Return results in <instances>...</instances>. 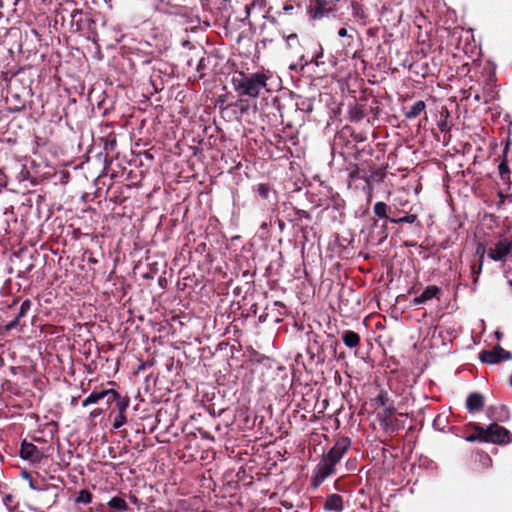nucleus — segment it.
Listing matches in <instances>:
<instances>
[{"label":"nucleus","instance_id":"f257e3e1","mask_svg":"<svg viewBox=\"0 0 512 512\" xmlns=\"http://www.w3.org/2000/svg\"><path fill=\"white\" fill-rule=\"evenodd\" d=\"M267 80L262 72H238L232 77V85L240 97L257 98L262 90H267Z\"/></svg>","mask_w":512,"mask_h":512},{"label":"nucleus","instance_id":"f03ea898","mask_svg":"<svg viewBox=\"0 0 512 512\" xmlns=\"http://www.w3.org/2000/svg\"><path fill=\"white\" fill-rule=\"evenodd\" d=\"M468 425L474 430L473 434L466 437L468 442L479 441L499 445H506L512 442L510 431L497 423H492L487 428L475 422H470Z\"/></svg>","mask_w":512,"mask_h":512},{"label":"nucleus","instance_id":"7ed1b4c3","mask_svg":"<svg viewBox=\"0 0 512 512\" xmlns=\"http://www.w3.org/2000/svg\"><path fill=\"white\" fill-rule=\"evenodd\" d=\"M107 404H115L109 413V417L113 419V429L118 430L127 423L126 413L130 405V398L127 395H121L115 390L112 392L111 398L107 399Z\"/></svg>","mask_w":512,"mask_h":512},{"label":"nucleus","instance_id":"20e7f679","mask_svg":"<svg viewBox=\"0 0 512 512\" xmlns=\"http://www.w3.org/2000/svg\"><path fill=\"white\" fill-rule=\"evenodd\" d=\"M335 463L322 456L321 461L316 465L311 477V485L319 487L329 476L335 474Z\"/></svg>","mask_w":512,"mask_h":512},{"label":"nucleus","instance_id":"39448f33","mask_svg":"<svg viewBox=\"0 0 512 512\" xmlns=\"http://www.w3.org/2000/svg\"><path fill=\"white\" fill-rule=\"evenodd\" d=\"M340 0H311L309 13L313 19H322L336 10Z\"/></svg>","mask_w":512,"mask_h":512},{"label":"nucleus","instance_id":"423d86ee","mask_svg":"<svg viewBox=\"0 0 512 512\" xmlns=\"http://www.w3.org/2000/svg\"><path fill=\"white\" fill-rule=\"evenodd\" d=\"M511 357V352L506 351L500 345H496L491 350H482L479 353V359L486 364H497L503 360H509Z\"/></svg>","mask_w":512,"mask_h":512},{"label":"nucleus","instance_id":"0eeeda50","mask_svg":"<svg viewBox=\"0 0 512 512\" xmlns=\"http://www.w3.org/2000/svg\"><path fill=\"white\" fill-rule=\"evenodd\" d=\"M351 447V440L348 437H339L331 449L323 456L332 463L337 464Z\"/></svg>","mask_w":512,"mask_h":512},{"label":"nucleus","instance_id":"6e6552de","mask_svg":"<svg viewBox=\"0 0 512 512\" xmlns=\"http://www.w3.org/2000/svg\"><path fill=\"white\" fill-rule=\"evenodd\" d=\"M317 335H313V339H309L306 352L309 355L311 364L323 365L326 360V354L324 351V345L318 340Z\"/></svg>","mask_w":512,"mask_h":512},{"label":"nucleus","instance_id":"1a4fd4ad","mask_svg":"<svg viewBox=\"0 0 512 512\" xmlns=\"http://www.w3.org/2000/svg\"><path fill=\"white\" fill-rule=\"evenodd\" d=\"M19 455L22 459L28 460L31 463H40L44 458L43 452L27 440L21 442Z\"/></svg>","mask_w":512,"mask_h":512},{"label":"nucleus","instance_id":"9d476101","mask_svg":"<svg viewBox=\"0 0 512 512\" xmlns=\"http://www.w3.org/2000/svg\"><path fill=\"white\" fill-rule=\"evenodd\" d=\"M386 176L384 168H377L371 170L369 173L361 167H357V169L350 173V177H358L360 179L365 180L368 184L370 183H379L384 180Z\"/></svg>","mask_w":512,"mask_h":512},{"label":"nucleus","instance_id":"9b49d317","mask_svg":"<svg viewBox=\"0 0 512 512\" xmlns=\"http://www.w3.org/2000/svg\"><path fill=\"white\" fill-rule=\"evenodd\" d=\"M512 250V238L499 240L493 248H490L488 256L494 261H502Z\"/></svg>","mask_w":512,"mask_h":512},{"label":"nucleus","instance_id":"f8f14e48","mask_svg":"<svg viewBox=\"0 0 512 512\" xmlns=\"http://www.w3.org/2000/svg\"><path fill=\"white\" fill-rule=\"evenodd\" d=\"M442 294V289L436 285L427 286L424 291L412 300L413 306H419L427 303L433 298H439Z\"/></svg>","mask_w":512,"mask_h":512},{"label":"nucleus","instance_id":"ddd939ff","mask_svg":"<svg viewBox=\"0 0 512 512\" xmlns=\"http://www.w3.org/2000/svg\"><path fill=\"white\" fill-rule=\"evenodd\" d=\"M266 6L265 0H245L244 4V15L240 17L239 19L242 22H245L250 18V16L255 14H261Z\"/></svg>","mask_w":512,"mask_h":512},{"label":"nucleus","instance_id":"4468645a","mask_svg":"<svg viewBox=\"0 0 512 512\" xmlns=\"http://www.w3.org/2000/svg\"><path fill=\"white\" fill-rule=\"evenodd\" d=\"M88 20L82 9H74L70 14L71 30L74 32L82 31Z\"/></svg>","mask_w":512,"mask_h":512},{"label":"nucleus","instance_id":"2eb2a0df","mask_svg":"<svg viewBox=\"0 0 512 512\" xmlns=\"http://www.w3.org/2000/svg\"><path fill=\"white\" fill-rule=\"evenodd\" d=\"M323 508L328 512H342L344 509L343 497L339 494H330L326 497Z\"/></svg>","mask_w":512,"mask_h":512},{"label":"nucleus","instance_id":"dca6fc26","mask_svg":"<svg viewBox=\"0 0 512 512\" xmlns=\"http://www.w3.org/2000/svg\"><path fill=\"white\" fill-rule=\"evenodd\" d=\"M484 407V396L479 392H472L467 396L466 408L470 413H476Z\"/></svg>","mask_w":512,"mask_h":512},{"label":"nucleus","instance_id":"f3484780","mask_svg":"<svg viewBox=\"0 0 512 512\" xmlns=\"http://www.w3.org/2000/svg\"><path fill=\"white\" fill-rule=\"evenodd\" d=\"M31 306H32V302L31 300L29 299H26L24 300L22 303H21V306H20V309H19V312L18 314L16 315L15 319L10 321L6 326H5V329L7 331H11V330H14V329H17L19 326H21L20 324V320L26 316L27 312L31 309Z\"/></svg>","mask_w":512,"mask_h":512},{"label":"nucleus","instance_id":"a211bd4d","mask_svg":"<svg viewBox=\"0 0 512 512\" xmlns=\"http://www.w3.org/2000/svg\"><path fill=\"white\" fill-rule=\"evenodd\" d=\"M114 389H103V390H94L88 397H86L82 401V406L87 407L91 404L98 403L100 400L106 398L109 399L112 396V392H114Z\"/></svg>","mask_w":512,"mask_h":512},{"label":"nucleus","instance_id":"6ab92c4d","mask_svg":"<svg viewBox=\"0 0 512 512\" xmlns=\"http://www.w3.org/2000/svg\"><path fill=\"white\" fill-rule=\"evenodd\" d=\"M426 109V103L423 100L416 101L411 107L403 108V114L406 119L412 120L417 118Z\"/></svg>","mask_w":512,"mask_h":512},{"label":"nucleus","instance_id":"aec40b11","mask_svg":"<svg viewBox=\"0 0 512 512\" xmlns=\"http://www.w3.org/2000/svg\"><path fill=\"white\" fill-rule=\"evenodd\" d=\"M408 201L407 200H400L399 201V204H396V203H392L391 204V209H390V222L391 223H398V221H396L397 218H401V216L406 213V209L405 207L408 205Z\"/></svg>","mask_w":512,"mask_h":512},{"label":"nucleus","instance_id":"412c9836","mask_svg":"<svg viewBox=\"0 0 512 512\" xmlns=\"http://www.w3.org/2000/svg\"><path fill=\"white\" fill-rule=\"evenodd\" d=\"M390 209L391 204H386L382 201L376 202L373 206L374 214L381 219H385L386 222H390Z\"/></svg>","mask_w":512,"mask_h":512},{"label":"nucleus","instance_id":"4be33fe9","mask_svg":"<svg viewBox=\"0 0 512 512\" xmlns=\"http://www.w3.org/2000/svg\"><path fill=\"white\" fill-rule=\"evenodd\" d=\"M344 344L349 348H355L360 344V336L352 330H346L342 334Z\"/></svg>","mask_w":512,"mask_h":512},{"label":"nucleus","instance_id":"5701e85b","mask_svg":"<svg viewBox=\"0 0 512 512\" xmlns=\"http://www.w3.org/2000/svg\"><path fill=\"white\" fill-rule=\"evenodd\" d=\"M255 191L258 193V195L265 200L270 201L271 195H275V191L273 188L266 183H260L256 186Z\"/></svg>","mask_w":512,"mask_h":512},{"label":"nucleus","instance_id":"b1692460","mask_svg":"<svg viewBox=\"0 0 512 512\" xmlns=\"http://www.w3.org/2000/svg\"><path fill=\"white\" fill-rule=\"evenodd\" d=\"M412 208L409 210H406V213H404L401 218H397L396 221H398L397 224L400 223H409L413 224L416 223L420 228L422 227L421 222L418 220V215L416 213H411Z\"/></svg>","mask_w":512,"mask_h":512},{"label":"nucleus","instance_id":"393cba45","mask_svg":"<svg viewBox=\"0 0 512 512\" xmlns=\"http://www.w3.org/2000/svg\"><path fill=\"white\" fill-rule=\"evenodd\" d=\"M348 114L349 119L353 122H360L366 116L364 109L358 105L350 107Z\"/></svg>","mask_w":512,"mask_h":512},{"label":"nucleus","instance_id":"a878e982","mask_svg":"<svg viewBox=\"0 0 512 512\" xmlns=\"http://www.w3.org/2000/svg\"><path fill=\"white\" fill-rule=\"evenodd\" d=\"M361 1L362 0H349L352 9V15L358 19H364L366 17Z\"/></svg>","mask_w":512,"mask_h":512},{"label":"nucleus","instance_id":"bb28decb","mask_svg":"<svg viewBox=\"0 0 512 512\" xmlns=\"http://www.w3.org/2000/svg\"><path fill=\"white\" fill-rule=\"evenodd\" d=\"M108 506L114 510H119V511L128 510V505H127L126 501L121 497L111 498L108 502Z\"/></svg>","mask_w":512,"mask_h":512},{"label":"nucleus","instance_id":"cd10ccee","mask_svg":"<svg viewBox=\"0 0 512 512\" xmlns=\"http://www.w3.org/2000/svg\"><path fill=\"white\" fill-rule=\"evenodd\" d=\"M92 497V493L89 490L83 489L79 492L75 501L77 503L89 504L92 501Z\"/></svg>","mask_w":512,"mask_h":512},{"label":"nucleus","instance_id":"c85d7f7f","mask_svg":"<svg viewBox=\"0 0 512 512\" xmlns=\"http://www.w3.org/2000/svg\"><path fill=\"white\" fill-rule=\"evenodd\" d=\"M499 198L500 200L497 203L498 209L512 205V194L504 195L502 192H499Z\"/></svg>","mask_w":512,"mask_h":512},{"label":"nucleus","instance_id":"c756f323","mask_svg":"<svg viewBox=\"0 0 512 512\" xmlns=\"http://www.w3.org/2000/svg\"><path fill=\"white\" fill-rule=\"evenodd\" d=\"M498 169H499V174H500L502 180L509 179L510 169L508 167V164L505 161H503L499 164Z\"/></svg>","mask_w":512,"mask_h":512},{"label":"nucleus","instance_id":"7c9ffc66","mask_svg":"<svg viewBox=\"0 0 512 512\" xmlns=\"http://www.w3.org/2000/svg\"><path fill=\"white\" fill-rule=\"evenodd\" d=\"M233 107H236L240 110L242 114L246 113L249 109V103L247 100L239 99L238 101L231 103Z\"/></svg>","mask_w":512,"mask_h":512},{"label":"nucleus","instance_id":"2f4dec72","mask_svg":"<svg viewBox=\"0 0 512 512\" xmlns=\"http://www.w3.org/2000/svg\"><path fill=\"white\" fill-rule=\"evenodd\" d=\"M323 57V48L321 45H318V51H316L311 59L309 60L310 63H314L315 65L319 66L322 62L320 61V58Z\"/></svg>","mask_w":512,"mask_h":512},{"label":"nucleus","instance_id":"473e14b6","mask_svg":"<svg viewBox=\"0 0 512 512\" xmlns=\"http://www.w3.org/2000/svg\"><path fill=\"white\" fill-rule=\"evenodd\" d=\"M226 101H227V95H220L217 99H216V106L219 107L220 110H224V109H227L229 107H232L231 104H226Z\"/></svg>","mask_w":512,"mask_h":512},{"label":"nucleus","instance_id":"72a5a7b5","mask_svg":"<svg viewBox=\"0 0 512 512\" xmlns=\"http://www.w3.org/2000/svg\"><path fill=\"white\" fill-rule=\"evenodd\" d=\"M206 61L207 59L202 57L199 61H198V64H197V67H196V70L197 72L200 74V77H204L205 73L204 71L206 70L207 68V64H206Z\"/></svg>","mask_w":512,"mask_h":512},{"label":"nucleus","instance_id":"f704fd0d","mask_svg":"<svg viewBox=\"0 0 512 512\" xmlns=\"http://www.w3.org/2000/svg\"><path fill=\"white\" fill-rule=\"evenodd\" d=\"M376 402L381 405V406H385L388 402V394L387 392L385 391H381L378 396L376 397Z\"/></svg>","mask_w":512,"mask_h":512},{"label":"nucleus","instance_id":"c9c22d12","mask_svg":"<svg viewBox=\"0 0 512 512\" xmlns=\"http://www.w3.org/2000/svg\"><path fill=\"white\" fill-rule=\"evenodd\" d=\"M485 253H486L485 245L482 243H478L477 247H476V255L479 256V258H480L479 262H481V264H483Z\"/></svg>","mask_w":512,"mask_h":512},{"label":"nucleus","instance_id":"e433bc0d","mask_svg":"<svg viewBox=\"0 0 512 512\" xmlns=\"http://www.w3.org/2000/svg\"><path fill=\"white\" fill-rule=\"evenodd\" d=\"M286 42H287L288 46H290V47H292L293 44H298L299 40H298L297 34L292 33V34L288 35L286 37Z\"/></svg>","mask_w":512,"mask_h":512},{"label":"nucleus","instance_id":"4c0bfd02","mask_svg":"<svg viewBox=\"0 0 512 512\" xmlns=\"http://www.w3.org/2000/svg\"><path fill=\"white\" fill-rule=\"evenodd\" d=\"M501 411H502V413H503L504 415H503V416H497V417H495V420H496V421H499V422H504V421L508 420V418H509V412H508V410H507L504 406H502V407H501Z\"/></svg>","mask_w":512,"mask_h":512},{"label":"nucleus","instance_id":"58836bf2","mask_svg":"<svg viewBox=\"0 0 512 512\" xmlns=\"http://www.w3.org/2000/svg\"><path fill=\"white\" fill-rule=\"evenodd\" d=\"M274 306L278 307V314L279 315H285L286 312H287V307L285 306V304H283L282 302L280 301H275L274 302Z\"/></svg>","mask_w":512,"mask_h":512},{"label":"nucleus","instance_id":"ea45409f","mask_svg":"<svg viewBox=\"0 0 512 512\" xmlns=\"http://www.w3.org/2000/svg\"><path fill=\"white\" fill-rule=\"evenodd\" d=\"M103 413V409L101 408H95L94 410H92L89 414V419L92 421L93 419L97 418L98 416H100L101 414Z\"/></svg>","mask_w":512,"mask_h":512},{"label":"nucleus","instance_id":"a19ab883","mask_svg":"<svg viewBox=\"0 0 512 512\" xmlns=\"http://www.w3.org/2000/svg\"><path fill=\"white\" fill-rule=\"evenodd\" d=\"M295 7L292 4H285L283 6L284 14L292 15L294 13Z\"/></svg>","mask_w":512,"mask_h":512},{"label":"nucleus","instance_id":"79ce46f5","mask_svg":"<svg viewBox=\"0 0 512 512\" xmlns=\"http://www.w3.org/2000/svg\"><path fill=\"white\" fill-rule=\"evenodd\" d=\"M482 265L483 264H481V262H479L478 265H476V264L472 265V273L476 274L478 276L481 273Z\"/></svg>","mask_w":512,"mask_h":512},{"label":"nucleus","instance_id":"37998d69","mask_svg":"<svg viewBox=\"0 0 512 512\" xmlns=\"http://www.w3.org/2000/svg\"><path fill=\"white\" fill-rule=\"evenodd\" d=\"M28 482H29V487L32 489V490H42V488L38 487L36 485V483L34 482V480L32 479V477L30 479H28Z\"/></svg>","mask_w":512,"mask_h":512},{"label":"nucleus","instance_id":"c03bdc74","mask_svg":"<svg viewBox=\"0 0 512 512\" xmlns=\"http://www.w3.org/2000/svg\"><path fill=\"white\" fill-rule=\"evenodd\" d=\"M338 36L339 37H346L348 36V31L346 28L342 27L338 30Z\"/></svg>","mask_w":512,"mask_h":512},{"label":"nucleus","instance_id":"a18cd8bd","mask_svg":"<svg viewBox=\"0 0 512 512\" xmlns=\"http://www.w3.org/2000/svg\"><path fill=\"white\" fill-rule=\"evenodd\" d=\"M482 457H483V458H484V460L486 461V464H487V465H491V463H492V459L489 457V455H488V454H484Z\"/></svg>","mask_w":512,"mask_h":512},{"label":"nucleus","instance_id":"49530a36","mask_svg":"<svg viewBox=\"0 0 512 512\" xmlns=\"http://www.w3.org/2000/svg\"><path fill=\"white\" fill-rule=\"evenodd\" d=\"M337 342L336 341H331L330 343V348L333 350V353H336V347H337Z\"/></svg>","mask_w":512,"mask_h":512},{"label":"nucleus","instance_id":"de8ad7c7","mask_svg":"<svg viewBox=\"0 0 512 512\" xmlns=\"http://www.w3.org/2000/svg\"><path fill=\"white\" fill-rule=\"evenodd\" d=\"M22 477H23L24 479H27V480H28V479H30V478H31V475H30V473H29V472H27V471H23V472H22Z\"/></svg>","mask_w":512,"mask_h":512},{"label":"nucleus","instance_id":"09e8293b","mask_svg":"<svg viewBox=\"0 0 512 512\" xmlns=\"http://www.w3.org/2000/svg\"><path fill=\"white\" fill-rule=\"evenodd\" d=\"M115 145H116V140L113 139L110 143L106 144V149H108V146H111V148H113V146H115Z\"/></svg>","mask_w":512,"mask_h":512},{"label":"nucleus","instance_id":"8fccbe9b","mask_svg":"<svg viewBox=\"0 0 512 512\" xmlns=\"http://www.w3.org/2000/svg\"><path fill=\"white\" fill-rule=\"evenodd\" d=\"M76 403H77V398L73 397V398H72V401H71V404H72V405H75Z\"/></svg>","mask_w":512,"mask_h":512},{"label":"nucleus","instance_id":"3c124183","mask_svg":"<svg viewBox=\"0 0 512 512\" xmlns=\"http://www.w3.org/2000/svg\"><path fill=\"white\" fill-rule=\"evenodd\" d=\"M103 507L104 505L103 504H100L99 508H97L98 511H103Z\"/></svg>","mask_w":512,"mask_h":512},{"label":"nucleus","instance_id":"603ef678","mask_svg":"<svg viewBox=\"0 0 512 512\" xmlns=\"http://www.w3.org/2000/svg\"><path fill=\"white\" fill-rule=\"evenodd\" d=\"M414 289H415V288H414V287H412V288L409 290V292H408V293H409V294L414 293Z\"/></svg>","mask_w":512,"mask_h":512},{"label":"nucleus","instance_id":"864d4df0","mask_svg":"<svg viewBox=\"0 0 512 512\" xmlns=\"http://www.w3.org/2000/svg\"><path fill=\"white\" fill-rule=\"evenodd\" d=\"M5 499H6L7 501H10L11 496H6V498H5Z\"/></svg>","mask_w":512,"mask_h":512},{"label":"nucleus","instance_id":"5fc2aeb1","mask_svg":"<svg viewBox=\"0 0 512 512\" xmlns=\"http://www.w3.org/2000/svg\"><path fill=\"white\" fill-rule=\"evenodd\" d=\"M90 262L96 263L97 261L95 259H90Z\"/></svg>","mask_w":512,"mask_h":512},{"label":"nucleus","instance_id":"6e6d98bb","mask_svg":"<svg viewBox=\"0 0 512 512\" xmlns=\"http://www.w3.org/2000/svg\"><path fill=\"white\" fill-rule=\"evenodd\" d=\"M510 385L512 386V374H511V377H510Z\"/></svg>","mask_w":512,"mask_h":512},{"label":"nucleus","instance_id":"4d7b16f0","mask_svg":"<svg viewBox=\"0 0 512 512\" xmlns=\"http://www.w3.org/2000/svg\"><path fill=\"white\" fill-rule=\"evenodd\" d=\"M201 512H210V511H209V510H203V511H201Z\"/></svg>","mask_w":512,"mask_h":512}]
</instances>
